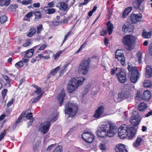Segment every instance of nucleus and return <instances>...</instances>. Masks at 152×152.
Masks as SVG:
<instances>
[{
	"label": "nucleus",
	"mask_w": 152,
	"mask_h": 152,
	"mask_svg": "<svg viewBox=\"0 0 152 152\" xmlns=\"http://www.w3.org/2000/svg\"><path fill=\"white\" fill-rule=\"evenodd\" d=\"M132 96V95L131 94V91L129 89L127 90H123L118 94L119 98L123 99L130 98Z\"/></svg>",
	"instance_id": "nucleus-13"
},
{
	"label": "nucleus",
	"mask_w": 152,
	"mask_h": 152,
	"mask_svg": "<svg viewBox=\"0 0 152 152\" xmlns=\"http://www.w3.org/2000/svg\"><path fill=\"white\" fill-rule=\"evenodd\" d=\"M23 63L22 62V61H20L19 62L15 64V66L16 68H19L22 67L23 66Z\"/></svg>",
	"instance_id": "nucleus-45"
},
{
	"label": "nucleus",
	"mask_w": 152,
	"mask_h": 152,
	"mask_svg": "<svg viewBox=\"0 0 152 152\" xmlns=\"http://www.w3.org/2000/svg\"><path fill=\"white\" fill-rule=\"evenodd\" d=\"M62 53V52L61 51H59L57 53L54 55V59L55 60H56L57 58L60 56V55Z\"/></svg>",
	"instance_id": "nucleus-50"
},
{
	"label": "nucleus",
	"mask_w": 152,
	"mask_h": 152,
	"mask_svg": "<svg viewBox=\"0 0 152 152\" xmlns=\"http://www.w3.org/2000/svg\"><path fill=\"white\" fill-rule=\"evenodd\" d=\"M105 107L104 106L100 105L98 107L95 111L93 115V117L96 119H99L101 118L108 115L107 113H104Z\"/></svg>",
	"instance_id": "nucleus-10"
},
{
	"label": "nucleus",
	"mask_w": 152,
	"mask_h": 152,
	"mask_svg": "<svg viewBox=\"0 0 152 152\" xmlns=\"http://www.w3.org/2000/svg\"><path fill=\"white\" fill-rule=\"evenodd\" d=\"M151 93L148 90L145 91L142 95V98L143 99L148 101L151 98Z\"/></svg>",
	"instance_id": "nucleus-22"
},
{
	"label": "nucleus",
	"mask_w": 152,
	"mask_h": 152,
	"mask_svg": "<svg viewBox=\"0 0 152 152\" xmlns=\"http://www.w3.org/2000/svg\"><path fill=\"white\" fill-rule=\"evenodd\" d=\"M35 15V18L39 19L42 18V14L40 11H35L34 12Z\"/></svg>",
	"instance_id": "nucleus-36"
},
{
	"label": "nucleus",
	"mask_w": 152,
	"mask_h": 152,
	"mask_svg": "<svg viewBox=\"0 0 152 152\" xmlns=\"http://www.w3.org/2000/svg\"><path fill=\"white\" fill-rule=\"evenodd\" d=\"M143 84L144 86L147 88H151L152 86L151 81L149 80H145Z\"/></svg>",
	"instance_id": "nucleus-32"
},
{
	"label": "nucleus",
	"mask_w": 152,
	"mask_h": 152,
	"mask_svg": "<svg viewBox=\"0 0 152 152\" xmlns=\"http://www.w3.org/2000/svg\"><path fill=\"white\" fill-rule=\"evenodd\" d=\"M136 130L132 127H127L124 124L118 129V136L121 138L123 139L127 136L130 139H133L135 137Z\"/></svg>",
	"instance_id": "nucleus-1"
},
{
	"label": "nucleus",
	"mask_w": 152,
	"mask_h": 152,
	"mask_svg": "<svg viewBox=\"0 0 152 152\" xmlns=\"http://www.w3.org/2000/svg\"><path fill=\"white\" fill-rule=\"evenodd\" d=\"M132 4L134 7L135 9H137L140 7V5L141 4V3L136 0L134 1L132 3Z\"/></svg>",
	"instance_id": "nucleus-38"
},
{
	"label": "nucleus",
	"mask_w": 152,
	"mask_h": 152,
	"mask_svg": "<svg viewBox=\"0 0 152 152\" xmlns=\"http://www.w3.org/2000/svg\"><path fill=\"white\" fill-rule=\"evenodd\" d=\"M146 77L150 78L152 75V69L151 66L147 65L146 68V71L145 73Z\"/></svg>",
	"instance_id": "nucleus-21"
},
{
	"label": "nucleus",
	"mask_w": 152,
	"mask_h": 152,
	"mask_svg": "<svg viewBox=\"0 0 152 152\" xmlns=\"http://www.w3.org/2000/svg\"><path fill=\"white\" fill-rule=\"evenodd\" d=\"M30 43V40L29 39L27 40H26V42L23 44V46L24 47H26L29 45Z\"/></svg>",
	"instance_id": "nucleus-52"
},
{
	"label": "nucleus",
	"mask_w": 152,
	"mask_h": 152,
	"mask_svg": "<svg viewBox=\"0 0 152 152\" xmlns=\"http://www.w3.org/2000/svg\"><path fill=\"white\" fill-rule=\"evenodd\" d=\"M147 104L144 102L140 103L138 105V109L140 111H142L147 107Z\"/></svg>",
	"instance_id": "nucleus-26"
},
{
	"label": "nucleus",
	"mask_w": 152,
	"mask_h": 152,
	"mask_svg": "<svg viewBox=\"0 0 152 152\" xmlns=\"http://www.w3.org/2000/svg\"><path fill=\"white\" fill-rule=\"evenodd\" d=\"M107 30L109 35L112 34L113 32V26L112 24L110 23V22L108 21L107 24Z\"/></svg>",
	"instance_id": "nucleus-29"
},
{
	"label": "nucleus",
	"mask_w": 152,
	"mask_h": 152,
	"mask_svg": "<svg viewBox=\"0 0 152 152\" xmlns=\"http://www.w3.org/2000/svg\"><path fill=\"white\" fill-rule=\"evenodd\" d=\"M44 55L43 54H39L37 56H36V58L37 59H39V60L42 58H44Z\"/></svg>",
	"instance_id": "nucleus-61"
},
{
	"label": "nucleus",
	"mask_w": 152,
	"mask_h": 152,
	"mask_svg": "<svg viewBox=\"0 0 152 152\" xmlns=\"http://www.w3.org/2000/svg\"><path fill=\"white\" fill-rule=\"evenodd\" d=\"M142 15L140 14H131L130 16V20L132 23H136L141 20Z\"/></svg>",
	"instance_id": "nucleus-15"
},
{
	"label": "nucleus",
	"mask_w": 152,
	"mask_h": 152,
	"mask_svg": "<svg viewBox=\"0 0 152 152\" xmlns=\"http://www.w3.org/2000/svg\"><path fill=\"white\" fill-rule=\"evenodd\" d=\"M115 151L116 152H128L124 145L120 144L116 146Z\"/></svg>",
	"instance_id": "nucleus-18"
},
{
	"label": "nucleus",
	"mask_w": 152,
	"mask_h": 152,
	"mask_svg": "<svg viewBox=\"0 0 152 152\" xmlns=\"http://www.w3.org/2000/svg\"><path fill=\"white\" fill-rule=\"evenodd\" d=\"M53 152H62V147L61 145L58 146Z\"/></svg>",
	"instance_id": "nucleus-43"
},
{
	"label": "nucleus",
	"mask_w": 152,
	"mask_h": 152,
	"mask_svg": "<svg viewBox=\"0 0 152 152\" xmlns=\"http://www.w3.org/2000/svg\"><path fill=\"white\" fill-rule=\"evenodd\" d=\"M25 111H23L22 112L21 114L18 118L17 120L16 121V123L17 124L19 123L21 120L22 119L23 116L26 114Z\"/></svg>",
	"instance_id": "nucleus-39"
},
{
	"label": "nucleus",
	"mask_w": 152,
	"mask_h": 152,
	"mask_svg": "<svg viewBox=\"0 0 152 152\" xmlns=\"http://www.w3.org/2000/svg\"><path fill=\"white\" fill-rule=\"evenodd\" d=\"M49 121H45L42 123L39 127V130L41 132L45 134L48 132L50 126V122H53L56 120V117L53 114L48 117Z\"/></svg>",
	"instance_id": "nucleus-3"
},
{
	"label": "nucleus",
	"mask_w": 152,
	"mask_h": 152,
	"mask_svg": "<svg viewBox=\"0 0 152 152\" xmlns=\"http://www.w3.org/2000/svg\"><path fill=\"white\" fill-rule=\"evenodd\" d=\"M84 44H83L77 51V53H78L82 50L85 47Z\"/></svg>",
	"instance_id": "nucleus-63"
},
{
	"label": "nucleus",
	"mask_w": 152,
	"mask_h": 152,
	"mask_svg": "<svg viewBox=\"0 0 152 152\" xmlns=\"http://www.w3.org/2000/svg\"><path fill=\"white\" fill-rule=\"evenodd\" d=\"M122 30L125 33L129 34L133 31V28L130 24L126 23L122 27Z\"/></svg>",
	"instance_id": "nucleus-16"
},
{
	"label": "nucleus",
	"mask_w": 152,
	"mask_h": 152,
	"mask_svg": "<svg viewBox=\"0 0 152 152\" xmlns=\"http://www.w3.org/2000/svg\"><path fill=\"white\" fill-rule=\"evenodd\" d=\"M136 39L132 36L127 35L124 37L122 39V42L125 45L127 49L129 50L133 49L135 45Z\"/></svg>",
	"instance_id": "nucleus-4"
},
{
	"label": "nucleus",
	"mask_w": 152,
	"mask_h": 152,
	"mask_svg": "<svg viewBox=\"0 0 152 152\" xmlns=\"http://www.w3.org/2000/svg\"><path fill=\"white\" fill-rule=\"evenodd\" d=\"M68 65H65L64 66L61 68V70L60 71L61 73H63L65 72L66 70V68L67 67Z\"/></svg>",
	"instance_id": "nucleus-56"
},
{
	"label": "nucleus",
	"mask_w": 152,
	"mask_h": 152,
	"mask_svg": "<svg viewBox=\"0 0 152 152\" xmlns=\"http://www.w3.org/2000/svg\"><path fill=\"white\" fill-rule=\"evenodd\" d=\"M41 144V142L40 140H38L37 141L36 143L33 146V149L34 151L36 152L38 150Z\"/></svg>",
	"instance_id": "nucleus-31"
},
{
	"label": "nucleus",
	"mask_w": 152,
	"mask_h": 152,
	"mask_svg": "<svg viewBox=\"0 0 152 152\" xmlns=\"http://www.w3.org/2000/svg\"><path fill=\"white\" fill-rule=\"evenodd\" d=\"M18 5L17 4H11L9 7L8 9H10L11 11H13L14 10L16 9V8L18 7Z\"/></svg>",
	"instance_id": "nucleus-40"
},
{
	"label": "nucleus",
	"mask_w": 152,
	"mask_h": 152,
	"mask_svg": "<svg viewBox=\"0 0 152 152\" xmlns=\"http://www.w3.org/2000/svg\"><path fill=\"white\" fill-rule=\"evenodd\" d=\"M34 121V118H32L31 119H30V121L28 122V127H29V126L31 125L32 124V123H33V122Z\"/></svg>",
	"instance_id": "nucleus-60"
},
{
	"label": "nucleus",
	"mask_w": 152,
	"mask_h": 152,
	"mask_svg": "<svg viewBox=\"0 0 152 152\" xmlns=\"http://www.w3.org/2000/svg\"><path fill=\"white\" fill-rule=\"evenodd\" d=\"M151 32H147L145 30H143L142 36L144 38H149L151 36Z\"/></svg>",
	"instance_id": "nucleus-33"
},
{
	"label": "nucleus",
	"mask_w": 152,
	"mask_h": 152,
	"mask_svg": "<svg viewBox=\"0 0 152 152\" xmlns=\"http://www.w3.org/2000/svg\"><path fill=\"white\" fill-rule=\"evenodd\" d=\"M132 10V8L131 7H129L126 8L123 12L122 15L123 18H125L130 13Z\"/></svg>",
	"instance_id": "nucleus-25"
},
{
	"label": "nucleus",
	"mask_w": 152,
	"mask_h": 152,
	"mask_svg": "<svg viewBox=\"0 0 152 152\" xmlns=\"http://www.w3.org/2000/svg\"><path fill=\"white\" fill-rule=\"evenodd\" d=\"M71 33V31H69L67 34L65 35L64 37V40H63L62 42L63 43H64L65 42V41L67 39V38L68 37V36H69L70 34Z\"/></svg>",
	"instance_id": "nucleus-58"
},
{
	"label": "nucleus",
	"mask_w": 152,
	"mask_h": 152,
	"mask_svg": "<svg viewBox=\"0 0 152 152\" xmlns=\"http://www.w3.org/2000/svg\"><path fill=\"white\" fill-rule=\"evenodd\" d=\"M6 132L5 130H4V131L1 133L0 134V141L4 138V136L6 135Z\"/></svg>",
	"instance_id": "nucleus-47"
},
{
	"label": "nucleus",
	"mask_w": 152,
	"mask_h": 152,
	"mask_svg": "<svg viewBox=\"0 0 152 152\" xmlns=\"http://www.w3.org/2000/svg\"><path fill=\"white\" fill-rule=\"evenodd\" d=\"M116 76L119 81L121 83H124L126 80V75L123 69L117 73Z\"/></svg>",
	"instance_id": "nucleus-14"
},
{
	"label": "nucleus",
	"mask_w": 152,
	"mask_h": 152,
	"mask_svg": "<svg viewBox=\"0 0 152 152\" xmlns=\"http://www.w3.org/2000/svg\"><path fill=\"white\" fill-rule=\"evenodd\" d=\"M46 13L49 14H50L55 12V10L53 8H48L45 10Z\"/></svg>",
	"instance_id": "nucleus-37"
},
{
	"label": "nucleus",
	"mask_w": 152,
	"mask_h": 152,
	"mask_svg": "<svg viewBox=\"0 0 152 152\" xmlns=\"http://www.w3.org/2000/svg\"><path fill=\"white\" fill-rule=\"evenodd\" d=\"M39 47V45L34 46L33 48L27 50L24 56L25 58H29L33 56L34 49L37 47Z\"/></svg>",
	"instance_id": "nucleus-20"
},
{
	"label": "nucleus",
	"mask_w": 152,
	"mask_h": 152,
	"mask_svg": "<svg viewBox=\"0 0 152 152\" xmlns=\"http://www.w3.org/2000/svg\"><path fill=\"white\" fill-rule=\"evenodd\" d=\"M52 23L53 25L58 26L60 24V22L55 20L52 21Z\"/></svg>",
	"instance_id": "nucleus-62"
},
{
	"label": "nucleus",
	"mask_w": 152,
	"mask_h": 152,
	"mask_svg": "<svg viewBox=\"0 0 152 152\" xmlns=\"http://www.w3.org/2000/svg\"><path fill=\"white\" fill-rule=\"evenodd\" d=\"M65 95V92L63 90H62L61 92L59 94L58 96V97L57 98L59 102V104L60 106L62 105V104L64 101Z\"/></svg>",
	"instance_id": "nucleus-19"
},
{
	"label": "nucleus",
	"mask_w": 152,
	"mask_h": 152,
	"mask_svg": "<svg viewBox=\"0 0 152 152\" xmlns=\"http://www.w3.org/2000/svg\"><path fill=\"white\" fill-rule=\"evenodd\" d=\"M32 2L31 1V0H29V1L27 0H23L22 1L21 4L23 5H28L30 4H31Z\"/></svg>",
	"instance_id": "nucleus-46"
},
{
	"label": "nucleus",
	"mask_w": 152,
	"mask_h": 152,
	"mask_svg": "<svg viewBox=\"0 0 152 152\" xmlns=\"http://www.w3.org/2000/svg\"><path fill=\"white\" fill-rule=\"evenodd\" d=\"M60 67L59 66H58L56 68H55L52 70L50 72L51 74L52 73V75H55L57 72L59 70Z\"/></svg>",
	"instance_id": "nucleus-41"
},
{
	"label": "nucleus",
	"mask_w": 152,
	"mask_h": 152,
	"mask_svg": "<svg viewBox=\"0 0 152 152\" xmlns=\"http://www.w3.org/2000/svg\"><path fill=\"white\" fill-rule=\"evenodd\" d=\"M142 140V138L140 137H137L135 142L134 143L133 146L135 147H137L140 145V143Z\"/></svg>",
	"instance_id": "nucleus-28"
},
{
	"label": "nucleus",
	"mask_w": 152,
	"mask_h": 152,
	"mask_svg": "<svg viewBox=\"0 0 152 152\" xmlns=\"http://www.w3.org/2000/svg\"><path fill=\"white\" fill-rule=\"evenodd\" d=\"M78 109L76 104L69 102L65 106L64 111L66 114L69 115V117H73L77 113Z\"/></svg>",
	"instance_id": "nucleus-6"
},
{
	"label": "nucleus",
	"mask_w": 152,
	"mask_h": 152,
	"mask_svg": "<svg viewBox=\"0 0 152 152\" xmlns=\"http://www.w3.org/2000/svg\"><path fill=\"white\" fill-rule=\"evenodd\" d=\"M42 94H40V95L38 96L36 98L34 99L32 101L33 103H35L38 101H39L41 97L42 96Z\"/></svg>",
	"instance_id": "nucleus-48"
},
{
	"label": "nucleus",
	"mask_w": 152,
	"mask_h": 152,
	"mask_svg": "<svg viewBox=\"0 0 152 152\" xmlns=\"http://www.w3.org/2000/svg\"><path fill=\"white\" fill-rule=\"evenodd\" d=\"M127 69L129 71V76L132 82L136 83L139 77V74L136 66H133L130 63H128Z\"/></svg>",
	"instance_id": "nucleus-5"
},
{
	"label": "nucleus",
	"mask_w": 152,
	"mask_h": 152,
	"mask_svg": "<svg viewBox=\"0 0 152 152\" xmlns=\"http://www.w3.org/2000/svg\"><path fill=\"white\" fill-rule=\"evenodd\" d=\"M37 90L34 91L35 92L37 93V94L40 95V94H42L43 93H42V89L40 87H39L38 88H37Z\"/></svg>",
	"instance_id": "nucleus-51"
},
{
	"label": "nucleus",
	"mask_w": 152,
	"mask_h": 152,
	"mask_svg": "<svg viewBox=\"0 0 152 152\" xmlns=\"http://www.w3.org/2000/svg\"><path fill=\"white\" fill-rule=\"evenodd\" d=\"M82 137L85 141L88 143L92 142L95 138L94 135L88 132L83 133Z\"/></svg>",
	"instance_id": "nucleus-12"
},
{
	"label": "nucleus",
	"mask_w": 152,
	"mask_h": 152,
	"mask_svg": "<svg viewBox=\"0 0 152 152\" xmlns=\"http://www.w3.org/2000/svg\"><path fill=\"white\" fill-rule=\"evenodd\" d=\"M37 33L38 34H39L41 33V32L43 29L42 25V24H40L37 27Z\"/></svg>",
	"instance_id": "nucleus-42"
},
{
	"label": "nucleus",
	"mask_w": 152,
	"mask_h": 152,
	"mask_svg": "<svg viewBox=\"0 0 152 152\" xmlns=\"http://www.w3.org/2000/svg\"><path fill=\"white\" fill-rule=\"evenodd\" d=\"M47 45L45 44H43L42 45L41 47L39 48V50H44L46 47Z\"/></svg>",
	"instance_id": "nucleus-57"
},
{
	"label": "nucleus",
	"mask_w": 152,
	"mask_h": 152,
	"mask_svg": "<svg viewBox=\"0 0 152 152\" xmlns=\"http://www.w3.org/2000/svg\"><path fill=\"white\" fill-rule=\"evenodd\" d=\"M61 10L64 12L67 11L69 9L68 8L67 3L61 2L60 3V8Z\"/></svg>",
	"instance_id": "nucleus-23"
},
{
	"label": "nucleus",
	"mask_w": 152,
	"mask_h": 152,
	"mask_svg": "<svg viewBox=\"0 0 152 152\" xmlns=\"http://www.w3.org/2000/svg\"><path fill=\"white\" fill-rule=\"evenodd\" d=\"M11 0H0V6H7L10 4Z\"/></svg>",
	"instance_id": "nucleus-27"
},
{
	"label": "nucleus",
	"mask_w": 152,
	"mask_h": 152,
	"mask_svg": "<svg viewBox=\"0 0 152 152\" xmlns=\"http://www.w3.org/2000/svg\"><path fill=\"white\" fill-rule=\"evenodd\" d=\"M14 99H12L7 104V106L8 107L11 106L13 104Z\"/></svg>",
	"instance_id": "nucleus-55"
},
{
	"label": "nucleus",
	"mask_w": 152,
	"mask_h": 152,
	"mask_svg": "<svg viewBox=\"0 0 152 152\" xmlns=\"http://www.w3.org/2000/svg\"><path fill=\"white\" fill-rule=\"evenodd\" d=\"M115 58L123 65L125 63V58L122 50H117L115 53Z\"/></svg>",
	"instance_id": "nucleus-11"
},
{
	"label": "nucleus",
	"mask_w": 152,
	"mask_h": 152,
	"mask_svg": "<svg viewBox=\"0 0 152 152\" xmlns=\"http://www.w3.org/2000/svg\"><path fill=\"white\" fill-rule=\"evenodd\" d=\"M85 78L83 77L78 78L77 80L73 78L69 81L67 85V90L68 92L70 93H73L81 85Z\"/></svg>",
	"instance_id": "nucleus-2"
},
{
	"label": "nucleus",
	"mask_w": 152,
	"mask_h": 152,
	"mask_svg": "<svg viewBox=\"0 0 152 152\" xmlns=\"http://www.w3.org/2000/svg\"><path fill=\"white\" fill-rule=\"evenodd\" d=\"M7 90L6 89H5L2 91L1 92V94L3 98H4L7 94Z\"/></svg>",
	"instance_id": "nucleus-49"
},
{
	"label": "nucleus",
	"mask_w": 152,
	"mask_h": 152,
	"mask_svg": "<svg viewBox=\"0 0 152 152\" xmlns=\"http://www.w3.org/2000/svg\"><path fill=\"white\" fill-rule=\"evenodd\" d=\"M30 32L27 34V36L29 37H31L36 32V30L34 28H31L30 29Z\"/></svg>",
	"instance_id": "nucleus-34"
},
{
	"label": "nucleus",
	"mask_w": 152,
	"mask_h": 152,
	"mask_svg": "<svg viewBox=\"0 0 152 152\" xmlns=\"http://www.w3.org/2000/svg\"><path fill=\"white\" fill-rule=\"evenodd\" d=\"M112 132H113L114 131ZM113 133H109L107 132V131L103 130H98L97 132V134L98 136L100 137H104L106 136H108L109 137H112L113 136Z\"/></svg>",
	"instance_id": "nucleus-17"
},
{
	"label": "nucleus",
	"mask_w": 152,
	"mask_h": 152,
	"mask_svg": "<svg viewBox=\"0 0 152 152\" xmlns=\"http://www.w3.org/2000/svg\"><path fill=\"white\" fill-rule=\"evenodd\" d=\"M90 63L89 59L83 60L79 66L78 72L81 73L82 75H86L88 72Z\"/></svg>",
	"instance_id": "nucleus-8"
},
{
	"label": "nucleus",
	"mask_w": 152,
	"mask_h": 152,
	"mask_svg": "<svg viewBox=\"0 0 152 152\" xmlns=\"http://www.w3.org/2000/svg\"><path fill=\"white\" fill-rule=\"evenodd\" d=\"M142 52L139 50L138 51L136 55L135 59L136 61L138 62L140 64L141 62L142 59Z\"/></svg>",
	"instance_id": "nucleus-24"
},
{
	"label": "nucleus",
	"mask_w": 152,
	"mask_h": 152,
	"mask_svg": "<svg viewBox=\"0 0 152 152\" xmlns=\"http://www.w3.org/2000/svg\"><path fill=\"white\" fill-rule=\"evenodd\" d=\"M152 56V46H150L148 50L145 55L146 58H150Z\"/></svg>",
	"instance_id": "nucleus-30"
},
{
	"label": "nucleus",
	"mask_w": 152,
	"mask_h": 152,
	"mask_svg": "<svg viewBox=\"0 0 152 152\" xmlns=\"http://www.w3.org/2000/svg\"><path fill=\"white\" fill-rule=\"evenodd\" d=\"M121 68H116L115 69H111L110 74L112 75H114L115 73H117L119 72L121 70Z\"/></svg>",
	"instance_id": "nucleus-35"
},
{
	"label": "nucleus",
	"mask_w": 152,
	"mask_h": 152,
	"mask_svg": "<svg viewBox=\"0 0 152 152\" xmlns=\"http://www.w3.org/2000/svg\"><path fill=\"white\" fill-rule=\"evenodd\" d=\"M2 77L5 80L7 83L9 84L10 83L9 78L8 76L5 75H2Z\"/></svg>",
	"instance_id": "nucleus-54"
},
{
	"label": "nucleus",
	"mask_w": 152,
	"mask_h": 152,
	"mask_svg": "<svg viewBox=\"0 0 152 152\" xmlns=\"http://www.w3.org/2000/svg\"><path fill=\"white\" fill-rule=\"evenodd\" d=\"M0 22L1 24L4 23L7 20V18L5 16H3L0 17Z\"/></svg>",
	"instance_id": "nucleus-44"
},
{
	"label": "nucleus",
	"mask_w": 152,
	"mask_h": 152,
	"mask_svg": "<svg viewBox=\"0 0 152 152\" xmlns=\"http://www.w3.org/2000/svg\"><path fill=\"white\" fill-rule=\"evenodd\" d=\"M55 145V144H53L49 146L47 148V151H50V150Z\"/></svg>",
	"instance_id": "nucleus-64"
},
{
	"label": "nucleus",
	"mask_w": 152,
	"mask_h": 152,
	"mask_svg": "<svg viewBox=\"0 0 152 152\" xmlns=\"http://www.w3.org/2000/svg\"><path fill=\"white\" fill-rule=\"evenodd\" d=\"M101 129L107 131L109 133H111L113 131L114 132H112L113 135L115 134L117 132L116 126L109 122L103 123L101 126Z\"/></svg>",
	"instance_id": "nucleus-7"
},
{
	"label": "nucleus",
	"mask_w": 152,
	"mask_h": 152,
	"mask_svg": "<svg viewBox=\"0 0 152 152\" xmlns=\"http://www.w3.org/2000/svg\"><path fill=\"white\" fill-rule=\"evenodd\" d=\"M32 113H28L26 115V117L28 119H30L32 118Z\"/></svg>",
	"instance_id": "nucleus-53"
},
{
	"label": "nucleus",
	"mask_w": 152,
	"mask_h": 152,
	"mask_svg": "<svg viewBox=\"0 0 152 152\" xmlns=\"http://www.w3.org/2000/svg\"><path fill=\"white\" fill-rule=\"evenodd\" d=\"M141 120V118L137 111H134L132 113L130 121L133 126H137L138 125Z\"/></svg>",
	"instance_id": "nucleus-9"
},
{
	"label": "nucleus",
	"mask_w": 152,
	"mask_h": 152,
	"mask_svg": "<svg viewBox=\"0 0 152 152\" xmlns=\"http://www.w3.org/2000/svg\"><path fill=\"white\" fill-rule=\"evenodd\" d=\"M54 3L53 1L48 3V7H54Z\"/></svg>",
	"instance_id": "nucleus-59"
}]
</instances>
